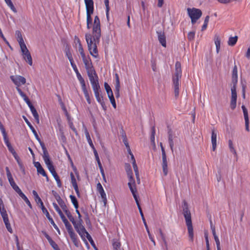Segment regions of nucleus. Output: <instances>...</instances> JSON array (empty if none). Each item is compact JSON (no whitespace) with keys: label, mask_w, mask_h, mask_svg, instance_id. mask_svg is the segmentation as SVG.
I'll return each instance as SVG.
<instances>
[{"label":"nucleus","mask_w":250,"mask_h":250,"mask_svg":"<svg viewBox=\"0 0 250 250\" xmlns=\"http://www.w3.org/2000/svg\"><path fill=\"white\" fill-rule=\"evenodd\" d=\"M66 55L68 59H69V61H71L73 60V58L71 55V53L69 52V50L67 51L66 52Z\"/></svg>","instance_id":"nucleus-63"},{"label":"nucleus","mask_w":250,"mask_h":250,"mask_svg":"<svg viewBox=\"0 0 250 250\" xmlns=\"http://www.w3.org/2000/svg\"><path fill=\"white\" fill-rule=\"evenodd\" d=\"M125 170L127 173V176L129 178L128 186L129 188V189L132 195L137 194V191L136 188L135 182L133 178V173L129 164H125Z\"/></svg>","instance_id":"nucleus-4"},{"label":"nucleus","mask_w":250,"mask_h":250,"mask_svg":"<svg viewBox=\"0 0 250 250\" xmlns=\"http://www.w3.org/2000/svg\"><path fill=\"white\" fill-rule=\"evenodd\" d=\"M70 177H71V183L73 186H75L77 185L76 179L75 178V176L72 172L70 173Z\"/></svg>","instance_id":"nucleus-50"},{"label":"nucleus","mask_w":250,"mask_h":250,"mask_svg":"<svg viewBox=\"0 0 250 250\" xmlns=\"http://www.w3.org/2000/svg\"><path fill=\"white\" fill-rule=\"evenodd\" d=\"M49 243L55 250H59V249L58 245L52 239L49 241Z\"/></svg>","instance_id":"nucleus-47"},{"label":"nucleus","mask_w":250,"mask_h":250,"mask_svg":"<svg viewBox=\"0 0 250 250\" xmlns=\"http://www.w3.org/2000/svg\"><path fill=\"white\" fill-rule=\"evenodd\" d=\"M231 98L230 101V108L233 110L236 107L237 92L236 89L231 88Z\"/></svg>","instance_id":"nucleus-11"},{"label":"nucleus","mask_w":250,"mask_h":250,"mask_svg":"<svg viewBox=\"0 0 250 250\" xmlns=\"http://www.w3.org/2000/svg\"><path fill=\"white\" fill-rule=\"evenodd\" d=\"M162 162H167V156L165 151H163L162 152Z\"/></svg>","instance_id":"nucleus-62"},{"label":"nucleus","mask_w":250,"mask_h":250,"mask_svg":"<svg viewBox=\"0 0 250 250\" xmlns=\"http://www.w3.org/2000/svg\"><path fill=\"white\" fill-rule=\"evenodd\" d=\"M82 223V219L78 220V222L75 221L73 223H72L75 229L81 237H83V236L84 235L86 236L87 234H89L84 226L83 225Z\"/></svg>","instance_id":"nucleus-7"},{"label":"nucleus","mask_w":250,"mask_h":250,"mask_svg":"<svg viewBox=\"0 0 250 250\" xmlns=\"http://www.w3.org/2000/svg\"><path fill=\"white\" fill-rule=\"evenodd\" d=\"M23 118L25 122H26V123L28 125V126L29 127L30 129L32 130V131L33 133V134H34L36 139L38 140V141L40 144L41 146H42V145H44L43 143L42 142V141L41 140V139H40V138H39V136H38L36 131L35 130V129H34L33 126L32 125L30 124V123L27 119V118L25 116H23Z\"/></svg>","instance_id":"nucleus-12"},{"label":"nucleus","mask_w":250,"mask_h":250,"mask_svg":"<svg viewBox=\"0 0 250 250\" xmlns=\"http://www.w3.org/2000/svg\"><path fill=\"white\" fill-rule=\"evenodd\" d=\"M95 94V96L96 97V100L97 101L99 102V103H100L102 101H103L104 100H103V96H101L100 94V92H97V93H94Z\"/></svg>","instance_id":"nucleus-49"},{"label":"nucleus","mask_w":250,"mask_h":250,"mask_svg":"<svg viewBox=\"0 0 250 250\" xmlns=\"http://www.w3.org/2000/svg\"><path fill=\"white\" fill-rule=\"evenodd\" d=\"M11 186L12 187V188L14 189V190L19 194L20 193H21L22 191L21 190V189L19 188V187L16 185L15 182L14 181V179L12 181H9Z\"/></svg>","instance_id":"nucleus-24"},{"label":"nucleus","mask_w":250,"mask_h":250,"mask_svg":"<svg viewBox=\"0 0 250 250\" xmlns=\"http://www.w3.org/2000/svg\"><path fill=\"white\" fill-rule=\"evenodd\" d=\"M85 67L86 68L87 72H88L90 71H91L94 70L91 61H90L89 62H88V63H86L85 65Z\"/></svg>","instance_id":"nucleus-42"},{"label":"nucleus","mask_w":250,"mask_h":250,"mask_svg":"<svg viewBox=\"0 0 250 250\" xmlns=\"http://www.w3.org/2000/svg\"><path fill=\"white\" fill-rule=\"evenodd\" d=\"M133 197H134V199H135V200L136 201V204H137L138 208L139 209V210L140 215L141 216L142 220L143 221V223H144V225H146V223L145 218L144 217V214H143L142 208H141L140 207V204H139V201H138V196L137 195V194H133Z\"/></svg>","instance_id":"nucleus-17"},{"label":"nucleus","mask_w":250,"mask_h":250,"mask_svg":"<svg viewBox=\"0 0 250 250\" xmlns=\"http://www.w3.org/2000/svg\"><path fill=\"white\" fill-rule=\"evenodd\" d=\"M85 67L86 68L87 72H88L90 71H91L94 70L91 61H90L89 62H88V63H86L85 65Z\"/></svg>","instance_id":"nucleus-43"},{"label":"nucleus","mask_w":250,"mask_h":250,"mask_svg":"<svg viewBox=\"0 0 250 250\" xmlns=\"http://www.w3.org/2000/svg\"><path fill=\"white\" fill-rule=\"evenodd\" d=\"M112 246L114 250H124L121 248V244L118 240H113Z\"/></svg>","instance_id":"nucleus-26"},{"label":"nucleus","mask_w":250,"mask_h":250,"mask_svg":"<svg viewBox=\"0 0 250 250\" xmlns=\"http://www.w3.org/2000/svg\"><path fill=\"white\" fill-rule=\"evenodd\" d=\"M69 125L70 126V127L71 128V129L75 133L76 135H78L77 131L76 130V129L74 127L73 123L71 122H69Z\"/></svg>","instance_id":"nucleus-61"},{"label":"nucleus","mask_w":250,"mask_h":250,"mask_svg":"<svg viewBox=\"0 0 250 250\" xmlns=\"http://www.w3.org/2000/svg\"><path fill=\"white\" fill-rule=\"evenodd\" d=\"M87 73L88 76L89 77V80L91 83H93L94 82H97L98 81V76L96 74V72L95 70L90 71Z\"/></svg>","instance_id":"nucleus-18"},{"label":"nucleus","mask_w":250,"mask_h":250,"mask_svg":"<svg viewBox=\"0 0 250 250\" xmlns=\"http://www.w3.org/2000/svg\"><path fill=\"white\" fill-rule=\"evenodd\" d=\"M101 36V24L99 17H95L92 28V35L89 33L85 34V39L87 43L88 48L91 55L94 57L97 56L98 51L97 45L99 43Z\"/></svg>","instance_id":"nucleus-1"},{"label":"nucleus","mask_w":250,"mask_h":250,"mask_svg":"<svg viewBox=\"0 0 250 250\" xmlns=\"http://www.w3.org/2000/svg\"><path fill=\"white\" fill-rule=\"evenodd\" d=\"M16 35L19 44L24 43L21 33L20 31L17 30L16 31Z\"/></svg>","instance_id":"nucleus-31"},{"label":"nucleus","mask_w":250,"mask_h":250,"mask_svg":"<svg viewBox=\"0 0 250 250\" xmlns=\"http://www.w3.org/2000/svg\"><path fill=\"white\" fill-rule=\"evenodd\" d=\"M182 208L183 211V215L185 218L186 225L188 228L189 241L191 242H193L194 233L191 221V213L188 207V204L185 200L183 201Z\"/></svg>","instance_id":"nucleus-2"},{"label":"nucleus","mask_w":250,"mask_h":250,"mask_svg":"<svg viewBox=\"0 0 250 250\" xmlns=\"http://www.w3.org/2000/svg\"><path fill=\"white\" fill-rule=\"evenodd\" d=\"M94 93L100 92V87L98 82L91 83Z\"/></svg>","instance_id":"nucleus-32"},{"label":"nucleus","mask_w":250,"mask_h":250,"mask_svg":"<svg viewBox=\"0 0 250 250\" xmlns=\"http://www.w3.org/2000/svg\"><path fill=\"white\" fill-rule=\"evenodd\" d=\"M116 83L115 85V95L116 98H118L120 97V83L119 77L118 74H115Z\"/></svg>","instance_id":"nucleus-14"},{"label":"nucleus","mask_w":250,"mask_h":250,"mask_svg":"<svg viewBox=\"0 0 250 250\" xmlns=\"http://www.w3.org/2000/svg\"><path fill=\"white\" fill-rule=\"evenodd\" d=\"M214 43L216 46V52L219 53L220 49L221 39L218 35H216L214 37Z\"/></svg>","instance_id":"nucleus-20"},{"label":"nucleus","mask_w":250,"mask_h":250,"mask_svg":"<svg viewBox=\"0 0 250 250\" xmlns=\"http://www.w3.org/2000/svg\"><path fill=\"white\" fill-rule=\"evenodd\" d=\"M108 98L110 100V101L112 106L115 109L116 108V102H115V100L114 98L113 95L111 96L108 97Z\"/></svg>","instance_id":"nucleus-53"},{"label":"nucleus","mask_w":250,"mask_h":250,"mask_svg":"<svg viewBox=\"0 0 250 250\" xmlns=\"http://www.w3.org/2000/svg\"><path fill=\"white\" fill-rule=\"evenodd\" d=\"M76 75H77L78 79L79 80V81L81 84L82 87L83 86H86L84 80L83 79V78L82 77V76H81V74L79 72H78V73H76Z\"/></svg>","instance_id":"nucleus-37"},{"label":"nucleus","mask_w":250,"mask_h":250,"mask_svg":"<svg viewBox=\"0 0 250 250\" xmlns=\"http://www.w3.org/2000/svg\"><path fill=\"white\" fill-rule=\"evenodd\" d=\"M86 11H90L91 13H93L94 10V3L93 0H84Z\"/></svg>","instance_id":"nucleus-19"},{"label":"nucleus","mask_w":250,"mask_h":250,"mask_svg":"<svg viewBox=\"0 0 250 250\" xmlns=\"http://www.w3.org/2000/svg\"><path fill=\"white\" fill-rule=\"evenodd\" d=\"M78 50L82 57L85 56L82 44L78 45Z\"/></svg>","instance_id":"nucleus-58"},{"label":"nucleus","mask_w":250,"mask_h":250,"mask_svg":"<svg viewBox=\"0 0 250 250\" xmlns=\"http://www.w3.org/2000/svg\"><path fill=\"white\" fill-rule=\"evenodd\" d=\"M246 88V85L244 84H242V97L244 99H245L246 98V96H245Z\"/></svg>","instance_id":"nucleus-59"},{"label":"nucleus","mask_w":250,"mask_h":250,"mask_svg":"<svg viewBox=\"0 0 250 250\" xmlns=\"http://www.w3.org/2000/svg\"><path fill=\"white\" fill-rule=\"evenodd\" d=\"M4 141L6 144L9 151L12 154V155H13L14 154H16V152L10 143L8 138H6V140H4Z\"/></svg>","instance_id":"nucleus-25"},{"label":"nucleus","mask_w":250,"mask_h":250,"mask_svg":"<svg viewBox=\"0 0 250 250\" xmlns=\"http://www.w3.org/2000/svg\"><path fill=\"white\" fill-rule=\"evenodd\" d=\"M42 148L43 150L42 157H43L44 161L46 165L47 166L48 169H51L52 168H53L54 167V166H53L52 162L50 160L49 156L48 153L46 150V148L45 146V145H42Z\"/></svg>","instance_id":"nucleus-9"},{"label":"nucleus","mask_w":250,"mask_h":250,"mask_svg":"<svg viewBox=\"0 0 250 250\" xmlns=\"http://www.w3.org/2000/svg\"><path fill=\"white\" fill-rule=\"evenodd\" d=\"M211 140L212 145V150L215 151L217 146V133L214 129L211 130Z\"/></svg>","instance_id":"nucleus-16"},{"label":"nucleus","mask_w":250,"mask_h":250,"mask_svg":"<svg viewBox=\"0 0 250 250\" xmlns=\"http://www.w3.org/2000/svg\"><path fill=\"white\" fill-rule=\"evenodd\" d=\"M19 196L25 201V202L27 204V205L28 206V207L32 208V205L28 200V199L27 198V197L24 195V194L21 191V193L19 194Z\"/></svg>","instance_id":"nucleus-30"},{"label":"nucleus","mask_w":250,"mask_h":250,"mask_svg":"<svg viewBox=\"0 0 250 250\" xmlns=\"http://www.w3.org/2000/svg\"><path fill=\"white\" fill-rule=\"evenodd\" d=\"M210 228H211V229L212 230V234L213 235V237H215L217 236L216 234V232H215V226L213 225L211 221H210Z\"/></svg>","instance_id":"nucleus-57"},{"label":"nucleus","mask_w":250,"mask_h":250,"mask_svg":"<svg viewBox=\"0 0 250 250\" xmlns=\"http://www.w3.org/2000/svg\"><path fill=\"white\" fill-rule=\"evenodd\" d=\"M24 59L30 65H32V59L30 52H28L25 55H23Z\"/></svg>","instance_id":"nucleus-28"},{"label":"nucleus","mask_w":250,"mask_h":250,"mask_svg":"<svg viewBox=\"0 0 250 250\" xmlns=\"http://www.w3.org/2000/svg\"><path fill=\"white\" fill-rule=\"evenodd\" d=\"M175 72L172 76V82L174 86V96L177 98L179 94L180 80L182 77L181 65L180 62H177L175 66Z\"/></svg>","instance_id":"nucleus-3"},{"label":"nucleus","mask_w":250,"mask_h":250,"mask_svg":"<svg viewBox=\"0 0 250 250\" xmlns=\"http://www.w3.org/2000/svg\"><path fill=\"white\" fill-rule=\"evenodd\" d=\"M242 109L243 110L245 121L249 120L248 112L245 105H243L242 106Z\"/></svg>","instance_id":"nucleus-40"},{"label":"nucleus","mask_w":250,"mask_h":250,"mask_svg":"<svg viewBox=\"0 0 250 250\" xmlns=\"http://www.w3.org/2000/svg\"><path fill=\"white\" fill-rule=\"evenodd\" d=\"M66 229L69 234L70 237L76 234L73 229L72 226L67 228Z\"/></svg>","instance_id":"nucleus-56"},{"label":"nucleus","mask_w":250,"mask_h":250,"mask_svg":"<svg viewBox=\"0 0 250 250\" xmlns=\"http://www.w3.org/2000/svg\"><path fill=\"white\" fill-rule=\"evenodd\" d=\"M195 36V32L191 31L188 33V39L189 41L193 40Z\"/></svg>","instance_id":"nucleus-52"},{"label":"nucleus","mask_w":250,"mask_h":250,"mask_svg":"<svg viewBox=\"0 0 250 250\" xmlns=\"http://www.w3.org/2000/svg\"><path fill=\"white\" fill-rule=\"evenodd\" d=\"M43 213H44L46 216V217L48 218V219L50 222L51 224L53 226L54 228L56 229V230L58 231V233L60 234V231L58 227L57 226V225L54 223L53 219L51 217L49 212H48L47 210L45 208H43L42 209Z\"/></svg>","instance_id":"nucleus-13"},{"label":"nucleus","mask_w":250,"mask_h":250,"mask_svg":"<svg viewBox=\"0 0 250 250\" xmlns=\"http://www.w3.org/2000/svg\"><path fill=\"white\" fill-rule=\"evenodd\" d=\"M0 213L7 230L9 232L12 233L13 230L9 222L8 215L7 214L6 210L4 208V205L3 203L0 204Z\"/></svg>","instance_id":"nucleus-6"},{"label":"nucleus","mask_w":250,"mask_h":250,"mask_svg":"<svg viewBox=\"0 0 250 250\" xmlns=\"http://www.w3.org/2000/svg\"><path fill=\"white\" fill-rule=\"evenodd\" d=\"M82 88L83 91L84 93V96L86 99L87 103L89 104H91V100H90V96H89V93L88 92V91L86 89V86L82 87Z\"/></svg>","instance_id":"nucleus-29"},{"label":"nucleus","mask_w":250,"mask_h":250,"mask_svg":"<svg viewBox=\"0 0 250 250\" xmlns=\"http://www.w3.org/2000/svg\"><path fill=\"white\" fill-rule=\"evenodd\" d=\"M209 19V16H207L205 18V21H204V23L202 27V30H204L207 28L208 21Z\"/></svg>","instance_id":"nucleus-45"},{"label":"nucleus","mask_w":250,"mask_h":250,"mask_svg":"<svg viewBox=\"0 0 250 250\" xmlns=\"http://www.w3.org/2000/svg\"><path fill=\"white\" fill-rule=\"evenodd\" d=\"M83 127H84V133H85V134L86 138V139L87 140L88 143L89 145H90V146L91 147V148H94V145H93V144L92 143V140L90 138V136L89 133L88 132L87 129L85 127V126H83Z\"/></svg>","instance_id":"nucleus-23"},{"label":"nucleus","mask_w":250,"mask_h":250,"mask_svg":"<svg viewBox=\"0 0 250 250\" xmlns=\"http://www.w3.org/2000/svg\"><path fill=\"white\" fill-rule=\"evenodd\" d=\"M55 197L60 206H61V205L63 204L64 203V201L62 199V198L59 195H55Z\"/></svg>","instance_id":"nucleus-51"},{"label":"nucleus","mask_w":250,"mask_h":250,"mask_svg":"<svg viewBox=\"0 0 250 250\" xmlns=\"http://www.w3.org/2000/svg\"><path fill=\"white\" fill-rule=\"evenodd\" d=\"M10 78L16 87H20L24 84L26 82V79L21 75H12L10 77Z\"/></svg>","instance_id":"nucleus-8"},{"label":"nucleus","mask_w":250,"mask_h":250,"mask_svg":"<svg viewBox=\"0 0 250 250\" xmlns=\"http://www.w3.org/2000/svg\"><path fill=\"white\" fill-rule=\"evenodd\" d=\"M20 46L22 55H25L26 53L29 52L25 43L20 44Z\"/></svg>","instance_id":"nucleus-34"},{"label":"nucleus","mask_w":250,"mask_h":250,"mask_svg":"<svg viewBox=\"0 0 250 250\" xmlns=\"http://www.w3.org/2000/svg\"><path fill=\"white\" fill-rule=\"evenodd\" d=\"M104 88L108 95V97L111 96L113 95L111 88L106 83H104Z\"/></svg>","instance_id":"nucleus-35"},{"label":"nucleus","mask_w":250,"mask_h":250,"mask_svg":"<svg viewBox=\"0 0 250 250\" xmlns=\"http://www.w3.org/2000/svg\"><path fill=\"white\" fill-rule=\"evenodd\" d=\"M13 156L15 158V159H16V160L17 161L19 166H21V164H22L20 160V157L18 156V155H17V153H16V154H14Z\"/></svg>","instance_id":"nucleus-60"},{"label":"nucleus","mask_w":250,"mask_h":250,"mask_svg":"<svg viewBox=\"0 0 250 250\" xmlns=\"http://www.w3.org/2000/svg\"><path fill=\"white\" fill-rule=\"evenodd\" d=\"M123 142L125 145V146H126V148L127 149H129V148H130L129 147V144H128V143L127 142V138H126V137L125 136V135L123 133Z\"/></svg>","instance_id":"nucleus-46"},{"label":"nucleus","mask_w":250,"mask_h":250,"mask_svg":"<svg viewBox=\"0 0 250 250\" xmlns=\"http://www.w3.org/2000/svg\"><path fill=\"white\" fill-rule=\"evenodd\" d=\"M0 129L1 131V133L2 134L3 139L6 140V138H8L7 133L5 131V129L4 127V126L2 124L1 122L0 121Z\"/></svg>","instance_id":"nucleus-38"},{"label":"nucleus","mask_w":250,"mask_h":250,"mask_svg":"<svg viewBox=\"0 0 250 250\" xmlns=\"http://www.w3.org/2000/svg\"><path fill=\"white\" fill-rule=\"evenodd\" d=\"M53 206L54 208H55V209H56V210L58 212V213L59 214L60 213L62 212V211L59 208L58 206V205H57V204H56L55 203H53Z\"/></svg>","instance_id":"nucleus-64"},{"label":"nucleus","mask_w":250,"mask_h":250,"mask_svg":"<svg viewBox=\"0 0 250 250\" xmlns=\"http://www.w3.org/2000/svg\"><path fill=\"white\" fill-rule=\"evenodd\" d=\"M32 193L35 197V201L37 204H40L42 209L43 208H45L43 205V202H42L41 198L38 195L37 192L35 190H33Z\"/></svg>","instance_id":"nucleus-21"},{"label":"nucleus","mask_w":250,"mask_h":250,"mask_svg":"<svg viewBox=\"0 0 250 250\" xmlns=\"http://www.w3.org/2000/svg\"><path fill=\"white\" fill-rule=\"evenodd\" d=\"M162 165L164 174L166 176L168 173L167 162H162Z\"/></svg>","instance_id":"nucleus-36"},{"label":"nucleus","mask_w":250,"mask_h":250,"mask_svg":"<svg viewBox=\"0 0 250 250\" xmlns=\"http://www.w3.org/2000/svg\"><path fill=\"white\" fill-rule=\"evenodd\" d=\"M37 172L38 173L42 174L43 176H46V174L42 167L37 169Z\"/></svg>","instance_id":"nucleus-55"},{"label":"nucleus","mask_w":250,"mask_h":250,"mask_svg":"<svg viewBox=\"0 0 250 250\" xmlns=\"http://www.w3.org/2000/svg\"><path fill=\"white\" fill-rule=\"evenodd\" d=\"M237 40L238 37L236 36L229 37L228 42V45L231 46H234L236 44Z\"/></svg>","instance_id":"nucleus-27"},{"label":"nucleus","mask_w":250,"mask_h":250,"mask_svg":"<svg viewBox=\"0 0 250 250\" xmlns=\"http://www.w3.org/2000/svg\"><path fill=\"white\" fill-rule=\"evenodd\" d=\"M188 15L191 19L192 24H194L200 18L202 15L201 10L195 8H188L187 9Z\"/></svg>","instance_id":"nucleus-5"},{"label":"nucleus","mask_w":250,"mask_h":250,"mask_svg":"<svg viewBox=\"0 0 250 250\" xmlns=\"http://www.w3.org/2000/svg\"><path fill=\"white\" fill-rule=\"evenodd\" d=\"M70 198L72 204H73L75 208L76 209H78V208L79 207V205H78L77 200L76 198L75 197V196H74V195H70Z\"/></svg>","instance_id":"nucleus-33"},{"label":"nucleus","mask_w":250,"mask_h":250,"mask_svg":"<svg viewBox=\"0 0 250 250\" xmlns=\"http://www.w3.org/2000/svg\"><path fill=\"white\" fill-rule=\"evenodd\" d=\"M65 213L67 215V216L68 218V219H69V220L72 222V223H73V222H74L75 221L74 217L71 215L69 210L66 211Z\"/></svg>","instance_id":"nucleus-48"},{"label":"nucleus","mask_w":250,"mask_h":250,"mask_svg":"<svg viewBox=\"0 0 250 250\" xmlns=\"http://www.w3.org/2000/svg\"><path fill=\"white\" fill-rule=\"evenodd\" d=\"M30 110L38 124L40 123L39 116V114L34 106L30 107Z\"/></svg>","instance_id":"nucleus-22"},{"label":"nucleus","mask_w":250,"mask_h":250,"mask_svg":"<svg viewBox=\"0 0 250 250\" xmlns=\"http://www.w3.org/2000/svg\"><path fill=\"white\" fill-rule=\"evenodd\" d=\"M168 142H169V146L170 147L171 150L172 151H173L174 143H173V141L172 135L171 134H169L168 135Z\"/></svg>","instance_id":"nucleus-41"},{"label":"nucleus","mask_w":250,"mask_h":250,"mask_svg":"<svg viewBox=\"0 0 250 250\" xmlns=\"http://www.w3.org/2000/svg\"><path fill=\"white\" fill-rule=\"evenodd\" d=\"M93 13H91L90 11H86V22H92V18L91 15Z\"/></svg>","instance_id":"nucleus-54"},{"label":"nucleus","mask_w":250,"mask_h":250,"mask_svg":"<svg viewBox=\"0 0 250 250\" xmlns=\"http://www.w3.org/2000/svg\"><path fill=\"white\" fill-rule=\"evenodd\" d=\"M238 82L237 67L235 65L233 68L231 77V88L236 89Z\"/></svg>","instance_id":"nucleus-10"},{"label":"nucleus","mask_w":250,"mask_h":250,"mask_svg":"<svg viewBox=\"0 0 250 250\" xmlns=\"http://www.w3.org/2000/svg\"><path fill=\"white\" fill-rule=\"evenodd\" d=\"M86 238L88 240L89 242L90 243L92 246L93 247V248L95 249V250H98L97 248L96 247V245L94 243V241L93 240L91 236L89 234H87V235L86 236Z\"/></svg>","instance_id":"nucleus-39"},{"label":"nucleus","mask_w":250,"mask_h":250,"mask_svg":"<svg viewBox=\"0 0 250 250\" xmlns=\"http://www.w3.org/2000/svg\"><path fill=\"white\" fill-rule=\"evenodd\" d=\"M70 238H71L73 244H74V245L76 247H79V242L77 239L76 234L73 235L72 236H70Z\"/></svg>","instance_id":"nucleus-44"},{"label":"nucleus","mask_w":250,"mask_h":250,"mask_svg":"<svg viewBox=\"0 0 250 250\" xmlns=\"http://www.w3.org/2000/svg\"><path fill=\"white\" fill-rule=\"evenodd\" d=\"M158 35V38L160 43L161 45L166 47V39L164 33L162 31L157 32Z\"/></svg>","instance_id":"nucleus-15"}]
</instances>
